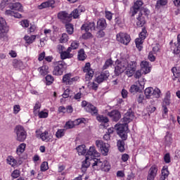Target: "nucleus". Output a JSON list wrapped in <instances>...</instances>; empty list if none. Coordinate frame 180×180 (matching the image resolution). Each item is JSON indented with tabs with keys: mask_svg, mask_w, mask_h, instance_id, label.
Segmentation results:
<instances>
[{
	"mask_svg": "<svg viewBox=\"0 0 180 180\" xmlns=\"http://www.w3.org/2000/svg\"><path fill=\"white\" fill-rule=\"evenodd\" d=\"M12 65L14 68H23V62L20 60L13 59L12 62Z\"/></svg>",
	"mask_w": 180,
	"mask_h": 180,
	"instance_id": "nucleus-28",
	"label": "nucleus"
},
{
	"mask_svg": "<svg viewBox=\"0 0 180 180\" xmlns=\"http://www.w3.org/2000/svg\"><path fill=\"white\" fill-rule=\"evenodd\" d=\"M40 75L44 77V75H47L49 73V66H42L38 69Z\"/></svg>",
	"mask_w": 180,
	"mask_h": 180,
	"instance_id": "nucleus-34",
	"label": "nucleus"
},
{
	"mask_svg": "<svg viewBox=\"0 0 180 180\" xmlns=\"http://www.w3.org/2000/svg\"><path fill=\"white\" fill-rule=\"evenodd\" d=\"M40 138L41 139L42 141H50L51 140L52 136L51 135H49V131H45L42 134H41Z\"/></svg>",
	"mask_w": 180,
	"mask_h": 180,
	"instance_id": "nucleus-29",
	"label": "nucleus"
},
{
	"mask_svg": "<svg viewBox=\"0 0 180 180\" xmlns=\"http://www.w3.org/2000/svg\"><path fill=\"white\" fill-rule=\"evenodd\" d=\"M85 145H80L76 148V150L79 154V155H84L86 153V149L85 148Z\"/></svg>",
	"mask_w": 180,
	"mask_h": 180,
	"instance_id": "nucleus-33",
	"label": "nucleus"
},
{
	"mask_svg": "<svg viewBox=\"0 0 180 180\" xmlns=\"http://www.w3.org/2000/svg\"><path fill=\"white\" fill-rule=\"evenodd\" d=\"M161 96V90L158 88L153 89V96L152 98H155L158 99Z\"/></svg>",
	"mask_w": 180,
	"mask_h": 180,
	"instance_id": "nucleus-37",
	"label": "nucleus"
},
{
	"mask_svg": "<svg viewBox=\"0 0 180 180\" xmlns=\"http://www.w3.org/2000/svg\"><path fill=\"white\" fill-rule=\"evenodd\" d=\"M96 37L98 39H101V37H105V32H103V30H100L97 33H96Z\"/></svg>",
	"mask_w": 180,
	"mask_h": 180,
	"instance_id": "nucleus-58",
	"label": "nucleus"
},
{
	"mask_svg": "<svg viewBox=\"0 0 180 180\" xmlns=\"http://www.w3.org/2000/svg\"><path fill=\"white\" fill-rule=\"evenodd\" d=\"M7 163L9 164V165H11V167H15V165H16V164H18V161H16V160H15V158H13V157L12 156H8L7 158Z\"/></svg>",
	"mask_w": 180,
	"mask_h": 180,
	"instance_id": "nucleus-43",
	"label": "nucleus"
},
{
	"mask_svg": "<svg viewBox=\"0 0 180 180\" xmlns=\"http://www.w3.org/2000/svg\"><path fill=\"white\" fill-rule=\"evenodd\" d=\"M139 85H131L129 89V91L131 94H136V92H141L144 89V85H146V79L141 78L138 81Z\"/></svg>",
	"mask_w": 180,
	"mask_h": 180,
	"instance_id": "nucleus-10",
	"label": "nucleus"
},
{
	"mask_svg": "<svg viewBox=\"0 0 180 180\" xmlns=\"http://www.w3.org/2000/svg\"><path fill=\"white\" fill-rule=\"evenodd\" d=\"M65 49V47H64V46L59 44L57 46V50L59 53V54H61L62 53H63L64 51H63V50Z\"/></svg>",
	"mask_w": 180,
	"mask_h": 180,
	"instance_id": "nucleus-61",
	"label": "nucleus"
},
{
	"mask_svg": "<svg viewBox=\"0 0 180 180\" xmlns=\"http://www.w3.org/2000/svg\"><path fill=\"white\" fill-rule=\"evenodd\" d=\"M65 29L68 34H72L74 33V25L70 22L65 23Z\"/></svg>",
	"mask_w": 180,
	"mask_h": 180,
	"instance_id": "nucleus-36",
	"label": "nucleus"
},
{
	"mask_svg": "<svg viewBox=\"0 0 180 180\" xmlns=\"http://www.w3.org/2000/svg\"><path fill=\"white\" fill-rule=\"evenodd\" d=\"M46 85H51L53 82H54V77L51 76V75H48L46 77Z\"/></svg>",
	"mask_w": 180,
	"mask_h": 180,
	"instance_id": "nucleus-46",
	"label": "nucleus"
},
{
	"mask_svg": "<svg viewBox=\"0 0 180 180\" xmlns=\"http://www.w3.org/2000/svg\"><path fill=\"white\" fill-rule=\"evenodd\" d=\"M174 139H172V134L169 132H167L165 138H164V144L166 147H170L171 144H172Z\"/></svg>",
	"mask_w": 180,
	"mask_h": 180,
	"instance_id": "nucleus-20",
	"label": "nucleus"
},
{
	"mask_svg": "<svg viewBox=\"0 0 180 180\" xmlns=\"http://www.w3.org/2000/svg\"><path fill=\"white\" fill-rule=\"evenodd\" d=\"M112 64H113V60H112V59H108L103 66V70H108V68H109Z\"/></svg>",
	"mask_w": 180,
	"mask_h": 180,
	"instance_id": "nucleus-47",
	"label": "nucleus"
},
{
	"mask_svg": "<svg viewBox=\"0 0 180 180\" xmlns=\"http://www.w3.org/2000/svg\"><path fill=\"white\" fill-rule=\"evenodd\" d=\"M89 86L91 88V89H94V91H96L98 89V84L95 82H89Z\"/></svg>",
	"mask_w": 180,
	"mask_h": 180,
	"instance_id": "nucleus-56",
	"label": "nucleus"
},
{
	"mask_svg": "<svg viewBox=\"0 0 180 180\" xmlns=\"http://www.w3.org/2000/svg\"><path fill=\"white\" fill-rule=\"evenodd\" d=\"M117 41H120V43L127 46L128 43H130V35L127 34V33L120 32L117 34Z\"/></svg>",
	"mask_w": 180,
	"mask_h": 180,
	"instance_id": "nucleus-13",
	"label": "nucleus"
},
{
	"mask_svg": "<svg viewBox=\"0 0 180 180\" xmlns=\"http://www.w3.org/2000/svg\"><path fill=\"white\" fill-rule=\"evenodd\" d=\"M81 12H82L81 8H75L70 14H72V18L74 19H78L79 18V15H81Z\"/></svg>",
	"mask_w": 180,
	"mask_h": 180,
	"instance_id": "nucleus-35",
	"label": "nucleus"
},
{
	"mask_svg": "<svg viewBox=\"0 0 180 180\" xmlns=\"http://www.w3.org/2000/svg\"><path fill=\"white\" fill-rule=\"evenodd\" d=\"M157 174H158V167L154 165L148 172L147 180H155V176H157Z\"/></svg>",
	"mask_w": 180,
	"mask_h": 180,
	"instance_id": "nucleus-14",
	"label": "nucleus"
},
{
	"mask_svg": "<svg viewBox=\"0 0 180 180\" xmlns=\"http://www.w3.org/2000/svg\"><path fill=\"white\" fill-rule=\"evenodd\" d=\"M20 175V172L18 169L14 170L11 174V176L15 179L19 178Z\"/></svg>",
	"mask_w": 180,
	"mask_h": 180,
	"instance_id": "nucleus-54",
	"label": "nucleus"
},
{
	"mask_svg": "<svg viewBox=\"0 0 180 180\" xmlns=\"http://www.w3.org/2000/svg\"><path fill=\"white\" fill-rule=\"evenodd\" d=\"M164 160L166 164H169L171 162V156H169V153H166L164 157Z\"/></svg>",
	"mask_w": 180,
	"mask_h": 180,
	"instance_id": "nucleus-57",
	"label": "nucleus"
},
{
	"mask_svg": "<svg viewBox=\"0 0 180 180\" xmlns=\"http://www.w3.org/2000/svg\"><path fill=\"white\" fill-rule=\"evenodd\" d=\"M134 119V112L131 109L124 114L123 119L121 120L122 124L115 126L117 131V134L123 140H127V133H129V123L133 121Z\"/></svg>",
	"mask_w": 180,
	"mask_h": 180,
	"instance_id": "nucleus-3",
	"label": "nucleus"
},
{
	"mask_svg": "<svg viewBox=\"0 0 180 180\" xmlns=\"http://www.w3.org/2000/svg\"><path fill=\"white\" fill-rule=\"evenodd\" d=\"M74 57V53H71L65 51L60 53L61 60H67V58H72Z\"/></svg>",
	"mask_w": 180,
	"mask_h": 180,
	"instance_id": "nucleus-31",
	"label": "nucleus"
},
{
	"mask_svg": "<svg viewBox=\"0 0 180 180\" xmlns=\"http://www.w3.org/2000/svg\"><path fill=\"white\" fill-rule=\"evenodd\" d=\"M78 77H73L71 73H68L63 75V82L66 84V85H72L74 82L78 81Z\"/></svg>",
	"mask_w": 180,
	"mask_h": 180,
	"instance_id": "nucleus-12",
	"label": "nucleus"
},
{
	"mask_svg": "<svg viewBox=\"0 0 180 180\" xmlns=\"http://www.w3.org/2000/svg\"><path fill=\"white\" fill-rule=\"evenodd\" d=\"M96 146L99 150L103 155H108V153H109V144L104 143L102 140L96 141Z\"/></svg>",
	"mask_w": 180,
	"mask_h": 180,
	"instance_id": "nucleus-9",
	"label": "nucleus"
},
{
	"mask_svg": "<svg viewBox=\"0 0 180 180\" xmlns=\"http://www.w3.org/2000/svg\"><path fill=\"white\" fill-rule=\"evenodd\" d=\"M24 39L27 44H32L36 40V35L25 36Z\"/></svg>",
	"mask_w": 180,
	"mask_h": 180,
	"instance_id": "nucleus-38",
	"label": "nucleus"
},
{
	"mask_svg": "<svg viewBox=\"0 0 180 180\" xmlns=\"http://www.w3.org/2000/svg\"><path fill=\"white\" fill-rule=\"evenodd\" d=\"M167 4H168V0H158L155 5V8L160 9L161 6H165Z\"/></svg>",
	"mask_w": 180,
	"mask_h": 180,
	"instance_id": "nucleus-42",
	"label": "nucleus"
},
{
	"mask_svg": "<svg viewBox=\"0 0 180 180\" xmlns=\"http://www.w3.org/2000/svg\"><path fill=\"white\" fill-rule=\"evenodd\" d=\"M171 93H169V91H167L166 93L165 97L163 100V103H162V106H169L171 102Z\"/></svg>",
	"mask_w": 180,
	"mask_h": 180,
	"instance_id": "nucleus-27",
	"label": "nucleus"
},
{
	"mask_svg": "<svg viewBox=\"0 0 180 180\" xmlns=\"http://www.w3.org/2000/svg\"><path fill=\"white\" fill-rule=\"evenodd\" d=\"M147 37V30L145 28L142 29V31L139 34V37L135 39V44L139 51H141L143 49V43Z\"/></svg>",
	"mask_w": 180,
	"mask_h": 180,
	"instance_id": "nucleus-7",
	"label": "nucleus"
},
{
	"mask_svg": "<svg viewBox=\"0 0 180 180\" xmlns=\"http://www.w3.org/2000/svg\"><path fill=\"white\" fill-rule=\"evenodd\" d=\"M38 116L40 119H46L49 117V113L47 112L41 111L39 112Z\"/></svg>",
	"mask_w": 180,
	"mask_h": 180,
	"instance_id": "nucleus-52",
	"label": "nucleus"
},
{
	"mask_svg": "<svg viewBox=\"0 0 180 180\" xmlns=\"http://www.w3.org/2000/svg\"><path fill=\"white\" fill-rule=\"evenodd\" d=\"M65 134V129H58L56 133V137L57 139H61V137H64Z\"/></svg>",
	"mask_w": 180,
	"mask_h": 180,
	"instance_id": "nucleus-45",
	"label": "nucleus"
},
{
	"mask_svg": "<svg viewBox=\"0 0 180 180\" xmlns=\"http://www.w3.org/2000/svg\"><path fill=\"white\" fill-rule=\"evenodd\" d=\"M89 160L91 161L89 156H86V160L82 162L81 170L83 172H86V169H88L89 165H91V162H89Z\"/></svg>",
	"mask_w": 180,
	"mask_h": 180,
	"instance_id": "nucleus-25",
	"label": "nucleus"
},
{
	"mask_svg": "<svg viewBox=\"0 0 180 180\" xmlns=\"http://www.w3.org/2000/svg\"><path fill=\"white\" fill-rule=\"evenodd\" d=\"M172 72L175 78H179L180 77V68H173L172 69Z\"/></svg>",
	"mask_w": 180,
	"mask_h": 180,
	"instance_id": "nucleus-44",
	"label": "nucleus"
},
{
	"mask_svg": "<svg viewBox=\"0 0 180 180\" xmlns=\"http://www.w3.org/2000/svg\"><path fill=\"white\" fill-rule=\"evenodd\" d=\"M77 58L78 60H79V61H84V60L86 58V56H85V51H84V49H80L79 51Z\"/></svg>",
	"mask_w": 180,
	"mask_h": 180,
	"instance_id": "nucleus-41",
	"label": "nucleus"
},
{
	"mask_svg": "<svg viewBox=\"0 0 180 180\" xmlns=\"http://www.w3.org/2000/svg\"><path fill=\"white\" fill-rule=\"evenodd\" d=\"M146 99H151L153 98V87H148L144 91Z\"/></svg>",
	"mask_w": 180,
	"mask_h": 180,
	"instance_id": "nucleus-32",
	"label": "nucleus"
},
{
	"mask_svg": "<svg viewBox=\"0 0 180 180\" xmlns=\"http://www.w3.org/2000/svg\"><path fill=\"white\" fill-rule=\"evenodd\" d=\"M86 74V81H89L90 79H92V77H94V70L90 69Z\"/></svg>",
	"mask_w": 180,
	"mask_h": 180,
	"instance_id": "nucleus-48",
	"label": "nucleus"
},
{
	"mask_svg": "<svg viewBox=\"0 0 180 180\" xmlns=\"http://www.w3.org/2000/svg\"><path fill=\"white\" fill-rule=\"evenodd\" d=\"M96 120L100 123H108V122H109V119L108 118V117H105L101 115L96 116Z\"/></svg>",
	"mask_w": 180,
	"mask_h": 180,
	"instance_id": "nucleus-40",
	"label": "nucleus"
},
{
	"mask_svg": "<svg viewBox=\"0 0 180 180\" xmlns=\"http://www.w3.org/2000/svg\"><path fill=\"white\" fill-rule=\"evenodd\" d=\"M20 25L22 27H29V21L27 20H24L20 22Z\"/></svg>",
	"mask_w": 180,
	"mask_h": 180,
	"instance_id": "nucleus-62",
	"label": "nucleus"
},
{
	"mask_svg": "<svg viewBox=\"0 0 180 180\" xmlns=\"http://www.w3.org/2000/svg\"><path fill=\"white\" fill-rule=\"evenodd\" d=\"M141 70L142 71V74H148L151 71L150 63L147 61H142L141 63Z\"/></svg>",
	"mask_w": 180,
	"mask_h": 180,
	"instance_id": "nucleus-17",
	"label": "nucleus"
},
{
	"mask_svg": "<svg viewBox=\"0 0 180 180\" xmlns=\"http://www.w3.org/2000/svg\"><path fill=\"white\" fill-rule=\"evenodd\" d=\"M81 29L82 30H85V32H89V30L92 32L95 30V29H96V26H95V22H92L84 24L82 26Z\"/></svg>",
	"mask_w": 180,
	"mask_h": 180,
	"instance_id": "nucleus-19",
	"label": "nucleus"
},
{
	"mask_svg": "<svg viewBox=\"0 0 180 180\" xmlns=\"http://www.w3.org/2000/svg\"><path fill=\"white\" fill-rule=\"evenodd\" d=\"M161 175H163L164 176L168 178V175H169V171H168V167L165 166L163 167V168L162 169Z\"/></svg>",
	"mask_w": 180,
	"mask_h": 180,
	"instance_id": "nucleus-51",
	"label": "nucleus"
},
{
	"mask_svg": "<svg viewBox=\"0 0 180 180\" xmlns=\"http://www.w3.org/2000/svg\"><path fill=\"white\" fill-rule=\"evenodd\" d=\"M13 112L15 115H18L19 112H20V105H15L13 106Z\"/></svg>",
	"mask_w": 180,
	"mask_h": 180,
	"instance_id": "nucleus-60",
	"label": "nucleus"
},
{
	"mask_svg": "<svg viewBox=\"0 0 180 180\" xmlns=\"http://www.w3.org/2000/svg\"><path fill=\"white\" fill-rule=\"evenodd\" d=\"M90 70H91V63H86L85 66L83 68V71L84 72H87L90 71Z\"/></svg>",
	"mask_w": 180,
	"mask_h": 180,
	"instance_id": "nucleus-59",
	"label": "nucleus"
},
{
	"mask_svg": "<svg viewBox=\"0 0 180 180\" xmlns=\"http://www.w3.org/2000/svg\"><path fill=\"white\" fill-rule=\"evenodd\" d=\"M106 20L104 18H101L97 21L96 29H98L99 30H104V29H106Z\"/></svg>",
	"mask_w": 180,
	"mask_h": 180,
	"instance_id": "nucleus-24",
	"label": "nucleus"
},
{
	"mask_svg": "<svg viewBox=\"0 0 180 180\" xmlns=\"http://www.w3.org/2000/svg\"><path fill=\"white\" fill-rule=\"evenodd\" d=\"M115 68V75H120L125 71V75H127L129 77H133L137 68V63L136 61L127 62V60H122L120 61L117 60Z\"/></svg>",
	"mask_w": 180,
	"mask_h": 180,
	"instance_id": "nucleus-2",
	"label": "nucleus"
},
{
	"mask_svg": "<svg viewBox=\"0 0 180 180\" xmlns=\"http://www.w3.org/2000/svg\"><path fill=\"white\" fill-rule=\"evenodd\" d=\"M8 6L11 11H18L19 12H22L23 11V7L22 6V4L19 2L16 3H10L8 4Z\"/></svg>",
	"mask_w": 180,
	"mask_h": 180,
	"instance_id": "nucleus-22",
	"label": "nucleus"
},
{
	"mask_svg": "<svg viewBox=\"0 0 180 180\" xmlns=\"http://www.w3.org/2000/svg\"><path fill=\"white\" fill-rule=\"evenodd\" d=\"M14 133H15L17 137V141L23 142L26 140V131H25V128L21 125H18L14 129Z\"/></svg>",
	"mask_w": 180,
	"mask_h": 180,
	"instance_id": "nucleus-6",
	"label": "nucleus"
},
{
	"mask_svg": "<svg viewBox=\"0 0 180 180\" xmlns=\"http://www.w3.org/2000/svg\"><path fill=\"white\" fill-rule=\"evenodd\" d=\"M58 19L63 23H70L72 20V14H69L66 11H60L58 13Z\"/></svg>",
	"mask_w": 180,
	"mask_h": 180,
	"instance_id": "nucleus-11",
	"label": "nucleus"
},
{
	"mask_svg": "<svg viewBox=\"0 0 180 180\" xmlns=\"http://www.w3.org/2000/svg\"><path fill=\"white\" fill-rule=\"evenodd\" d=\"M25 148H26L25 143H21L18 148L16 153L18 155H20L22 153H25Z\"/></svg>",
	"mask_w": 180,
	"mask_h": 180,
	"instance_id": "nucleus-39",
	"label": "nucleus"
},
{
	"mask_svg": "<svg viewBox=\"0 0 180 180\" xmlns=\"http://www.w3.org/2000/svg\"><path fill=\"white\" fill-rule=\"evenodd\" d=\"M108 116H109L113 122H119L122 115L118 110H112L111 112H108Z\"/></svg>",
	"mask_w": 180,
	"mask_h": 180,
	"instance_id": "nucleus-16",
	"label": "nucleus"
},
{
	"mask_svg": "<svg viewBox=\"0 0 180 180\" xmlns=\"http://www.w3.org/2000/svg\"><path fill=\"white\" fill-rule=\"evenodd\" d=\"M68 41V35L66 33H63L60 39V43H67Z\"/></svg>",
	"mask_w": 180,
	"mask_h": 180,
	"instance_id": "nucleus-50",
	"label": "nucleus"
},
{
	"mask_svg": "<svg viewBox=\"0 0 180 180\" xmlns=\"http://www.w3.org/2000/svg\"><path fill=\"white\" fill-rule=\"evenodd\" d=\"M141 6H143V2L141 0L136 1L130 9L131 16H134L140 11Z\"/></svg>",
	"mask_w": 180,
	"mask_h": 180,
	"instance_id": "nucleus-15",
	"label": "nucleus"
},
{
	"mask_svg": "<svg viewBox=\"0 0 180 180\" xmlns=\"http://www.w3.org/2000/svg\"><path fill=\"white\" fill-rule=\"evenodd\" d=\"M67 68V64L64 61H58L55 64L53 68V75H63L64 70Z\"/></svg>",
	"mask_w": 180,
	"mask_h": 180,
	"instance_id": "nucleus-8",
	"label": "nucleus"
},
{
	"mask_svg": "<svg viewBox=\"0 0 180 180\" xmlns=\"http://www.w3.org/2000/svg\"><path fill=\"white\" fill-rule=\"evenodd\" d=\"M70 46L72 47V49L73 50H77V49H78V47H79V43L78 42V41H73L70 45Z\"/></svg>",
	"mask_w": 180,
	"mask_h": 180,
	"instance_id": "nucleus-53",
	"label": "nucleus"
},
{
	"mask_svg": "<svg viewBox=\"0 0 180 180\" xmlns=\"http://www.w3.org/2000/svg\"><path fill=\"white\" fill-rule=\"evenodd\" d=\"M66 129H72L75 126V124L74 123V121H68L66 122Z\"/></svg>",
	"mask_w": 180,
	"mask_h": 180,
	"instance_id": "nucleus-55",
	"label": "nucleus"
},
{
	"mask_svg": "<svg viewBox=\"0 0 180 180\" xmlns=\"http://www.w3.org/2000/svg\"><path fill=\"white\" fill-rule=\"evenodd\" d=\"M86 112H89V113H91L92 116H98V108L92 104L88 105L86 108Z\"/></svg>",
	"mask_w": 180,
	"mask_h": 180,
	"instance_id": "nucleus-23",
	"label": "nucleus"
},
{
	"mask_svg": "<svg viewBox=\"0 0 180 180\" xmlns=\"http://www.w3.org/2000/svg\"><path fill=\"white\" fill-rule=\"evenodd\" d=\"M8 32H9V27H8L6 21L4 18H0V40L3 41L8 40V36H6Z\"/></svg>",
	"mask_w": 180,
	"mask_h": 180,
	"instance_id": "nucleus-5",
	"label": "nucleus"
},
{
	"mask_svg": "<svg viewBox=\"0 0 180 180\" xmlns=\"http://www.w3.org/2000/svg\"><path fill=\"white\" fill-rule=\"evenodd\" d=\"M41 171L44 172L49 169V163L47 162H43L40 166Z\"/></svg>",
	"mask_w": 180,
	"mask_h": 180,
	"instance_id": "nucleus-49",
	"label": "nucleus"
},
{
	"mask_svg": "<svg viewBox=\"0 0 180 180\" xmlns=\"http://www.w3.org/2000/svg\"><path fill=\"white\" fill-rule=\"evenodd\" d=\"M86 157H89L92 164V167L96 171H105L108 172L110 170V164L107 160H104L103 162L101 159L95 158L101 157V153H98V150L95 149V146H91L89 150L86 152Z\"/></svg>",
	"mask_w": 180,
	"mask_h": 180,
	"instance_id": "nucleus-1",
	"label": "nucleus"
},
{
	"mask_svg": "<svg viewBox=\"0 0 180 180\" xmlns=\"http://www.w3.org/2000/svg\"><path fill=\"white\" fill-rule=\"evenodd\" d=\"M108 78H109V71H105L101 72V74L96 77V82H98V84H101L103 82V81H106Z\"/></svg>",
	"mask_w": 180,
	"mask_h": 180,
	"instance_id": "nucleus-18",
	"label": "nucleus"
},
{
	"mask_svg": "<svg viewBox=\"0 0 180 180\" xmlns=\"http://www.w3.org/2000/svg\"><path fill=\"white\" fill-rule=\"evenodd\" d=\"M143 101H144V95L143 94H139L138 98H137V102L139 103H143Z\"/></svg>",
	"mask_w": 180,
	"mask_h": 180,
	"instance_id": "nucleus-64",
	"label": "nucleus"
},
{
	"mask_svg": "<svg viewBox=\"0 0 180 180\" xmlns=\"http://www.w3.org/2000/svg\"><path fill=\"white\" fill-rule=\"evenodd\" d=\"M150 15V10L147 8H141L139 16L136 18V25L138 27H143L146 25V18Z\"/></svg>",
	"mask_w": 180,
	"mask_h": 180,
	"instance_id": "nucleus-4",
	"label": "nucleus"
},
{
	"mask_svg": "<svg viewBox=\"0 0 180 180\" xmlns=\"http://www.w3.org/2000/svg\"><path fill=\"white\" fill-rule=\"evenodd\" d=\"M121 139H122V140L117 141V147L120 153H124V146H125L124 140H126V139H123V138H121Z\"/></svg>",
	"mask_w": 180,
	"mask_h": 180,
	"instance_id": "nucleus-26",
	"label": "nucleus"
},
{
	"mask_svg": "<svg viewBox=\"0 0 180 180\" xmlns=\"http://www.w3.org/2000/svg\"><path fill=\"white\" fill-rule=\"evenodd\" d=\"M148 58L150 61H155V56H154V54L153 52H149V54L148 56Z\"/></svg>",
	"mask_w": 180,
	"mask_h": 180,
	"instance_id": "nucleus-63",
	"label": "nucleus"
},
{
	"mask_svg": "<svg viewBox=\"0 0 180 180\" xmlns=\"http://www.w3.org/2000/svg\"><path fill=\"white\" fill-rule=\"evenodd\" d=\"M56 1L54 0H49L48 1L42 3L39 6V9H44V8H56Z\"/></svg>",
	"mask_w": 180,
	"mask_h": 180,
	"instance_id": "nucleus-21",
	"label": "nucleus"
},
{
	"mask_svg": "<svg viewBox=\"0 0 180 180\" xmlns=\"http://www.w3.org/2000/svg\"><path fill=\"white\" fill-rule=\"evenodd\" d=\"M6 15H8V16H13L14 18H17L18 19H20L22 18V15L18 12H15L12 10H7L6 11Z\"/></svg>",
	"mask_w": 180,
	"mask_h": 180,
	"instance_id": "nucleus-30",
	"label": "nucleus"
}]
</instances>
